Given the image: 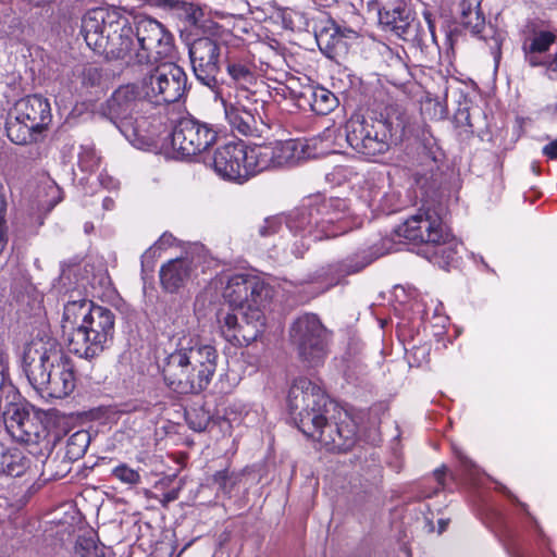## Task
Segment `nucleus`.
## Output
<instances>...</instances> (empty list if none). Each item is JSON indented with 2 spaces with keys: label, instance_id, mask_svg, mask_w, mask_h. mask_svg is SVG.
I'll list each match as a JSON object with an SVG mask.
<instances>
[{
  "label": "nucleus",
  "instance_id": "1",
  "mask_svg": "<svg viewBox=\"0 0 557 557\" xmlns=\"http://www.w3.org/2000/svg\"><path fill=\"white\" fill-rule=\"evenodd\" d=\"M81 34L95 52L129 65H153L173 51V36L160 22L140 16L132 25L115 10H89L82 20Z\"/></svg>",
  "mask_w": 557,
  "mask_h": 557
},
{
  "label": "nucleus",
  "instance_id": "2",
  "mask_svg": "<svg viewBox=\"0 0 557 557\" xmlns=\"http://www.w3.org/2000/svg\"><path fill=\"white\" fill-rule=\"evenodd\" d=\"M287 406L298 429L308 437L318 441L326 449L348 451L357 442V423L343 410L329 418L334 406L325 392L307 377H298L292 384Z\"/></svg>",
  "mask_w": 557,
  "mask_h": 557
},
{
  "label": "nucleus",
  "instance_id": "3",
  "mask_svg": "<svg viewBox=\"0 0 557 557\" xmlns=\"http://www.w3.org/2000/svg\"><path fill=\"white\" fill-rule=\"evenodd\" d=\"M228 309H220L218 322L222 336L234 346H247L263 332V308L269 289L257 277L246 274L231 276L223 292Z\"/></svg>",
  "mask_w": 557,
  "mask_h": 557
},
{
  "label": "nucleus",
  "instance_id": "4",
  "mask_svg": "<svg viewBox=\"0 0 557 557\" xmlns=\"http://www.w3.org/2000/svg\"><path fill=\"white\" fill-rule=\"evenodd\" d=\"M218 361L214 346L195 336H183L164 360L165 384L178 394H197L211 382Z\"/></svg>",
  "mask_w": 557,
  "mask_h": 557
},
{
  "label": "nucleus",
  "instance_id": "5",
  "mask_svg": "<svg viewBox=\"0 0 557 557\" xmlns=\"http://www.w3.org/2000/svg\"><path fill=\"white\" fill-rule=\"evenodd\" d=\"M24 372L42 398H65L76 386L75 366L54 341L25 354Z\"/></svg>",
  "mask_w": 557,
  "mask_h": 557
},
{
  "label": "nucleus",
  "instance_id": "6",
  "mask_svg": "<svg viewBox=\"0 0 557 557\" xmlns=\"http://www.w3.org/2000/svg\"><path fill=\"white\" fill-rule=\"evenodd\" d=\"M7 372V356L0 346V421L16 442L36 444L45 429L35 413L15 403L18 393Z\"/></svg>",
  "mask_w": 557,
  "mask_h": 557
},
{
  "label": "nucleus",
  "instance_id": "7",
  "mask_svg": "<svg viewBox=\"0 0 557 557\" xmlns=\"http://www.w3.org/2000/svg\"><path fill=\"white\" fill-rule=\"evenodd\" d=\"M406 127L403 119L391 115L382 120L350 119L346 124V140L358 153L368 158L385 154L394 137L401 135Z\"/></svg>",
  "mask_w": 557,
  "mask_h": 557
},
{
  "label": "nucleus",
  "instance_id": "8",
  "mask_svg": "<svg viewBox=\"0 0 557 557\" xmlns=\"http://www.w3.org/2000/svg\"><path fill=\"white\" fill-rule=\"evenodd\" d=\"M52 121L50 102L40 95H29L17 100L10 111L5 129L16 145L37 141Z\"/></svg>",
  "mask_w": 557,
  "mask_h": 557
},
{
  "label": "nucleus",
  "instance_id": "9",
  "mask_svg": "<svg viewBox=\"0 0 557 557\" xmlns=\"http://www.w3.org/2000/svg\"><path fill=\"white\" fill-rule=\"evenodd\" d=\"M114 324V312L98 306L81 327L69 334V350L85 359L99 356L113 339Z\"/></svg>",
  "mask_w": 557,
  "mask_h": 557
},
{
  "label": "nucleus",
  "instance_id": "10",
  "mask_svg": "<svg viewBox=\"0 0 557 557\" xmlns=\"http://www.w3.org/2000/svg\"><path fill=\"white\" fill-rule=\"evenodd\" d=\"M139 81L140 92L148 102L165 106L180 101L187 90V75L173 62H158L146 66Z\"/></svg>",
  "mask_w": 557,
  "mask_h": 557
},
{
  "label": "nucleus",
  "instance_id": "11",
  "mask_svg": "<svg viewBox=\"0 0 557 557\" xmlns=\"http://www.w3.org/2000/svg\"><path fill=\"white\" fill-rule=\"evenodd\" d=\"M140 87L134 84L120 86L101 107V113L131 143L144 138V117L137 116L138 109L144 106L139 97Z\"/></svg>",
  "mask_w": 557,
  "mask_h": 557
},
{
  "label": "nucleus",
  "instance_id": "12",
  "mask_svg": "<svg viewBox=\"0 0 557 557\" xmlns=\"http://www.w3.org/2000/svg\"><path fill=\"white\" fill-rule=\"evenodd\" d=\"M288 336L302 362L317 367L324 361L330 333L317 314L304 313L296 318L289 326Z\"/></svg>",
  "mask_w": 557,
  "mask_h": 557
},
{
  "label": "nucleus",
  "instance_id": "13",
  "mask_svg": "<svg viewBox=\"0 0 557 557\" xmlns=\"http://www.w3.org/2000/svg\"><path fill=\"white\" fill-rule=\"evenodd\" d=\"M251 148L243 141L227 143L215 149L203 162L224 180L244 183L257 174L255 159L250 158Z\"/></svg>",
  "mask_w": 557,
  "mask_h": 557
},
{
  "label": "nucleus",
  "instance_id": "14",
  "mask_svg": "<svg viewBox=\"0 0 557 557\" xmlns=\"http://www.w3.org/2000/svg\"><path fill=\"white\" fill-rule=\"evenodd\" d=\"M78 272V264L62 268L58 283L54 285L60 294H70L69 300L64 305L62 317V330L67 337L71 332L76 330V327H81V324L85 323L94 309L98 307L94 305L92 301L83 297L81 290L83 284H81L78 280L74 283L72 282V276L76 277Z\"/></svg>",
  "mask_w": 557,
  "mask_h": 557
},
{
  "label": "nucleus",
  "instance_id": "15",
  "mask_svg": "<svg viewBox=\"0 0 557 557\" xmlns=\"http://www.w3.org/2000/svg\"><path fill=\"white\" fill-rule=\"evenodd\" d=\"M449 237V230L443 223L442 215L436 208H421L418 212L408 218L401 225L394 231V237L411 242L413 244H424L429 247L432 243H442Z\"/></svg>",
  "mask_w": 557,
  "mask_h": 557
},
{
  "label": "nucleus",
  "instance_id": "16",
  "mask_svg": "<svg viewBox=\"0 0 557 557\" xmlns=\"http://www.w3.org/2000/svg\"><path fill=\"white\" fill-rule=\"evenodd\" d=\"M310 146L301 140H277L269 144L256 145L251 148V159H255L257 173L293 165L300 161L314 158Z\"/></svg>",
  "mask_w": 557,
  "mask_h": 557
},
{
  "label": "nucleus",
  "instance_id": "17",
  "mask_svg": "<svg viewBox=\"0 0 557 557\" xmlns=\"http://www.w3.org/2000/svg\"><path fill=\"white\" fill-rule=\"evenodd\" d=\"M522 52L530 67L541 69L550 83H557V30L534 29L524 37Z\"/></svg>",
  "mask_w": 557,
  "mask_h": 557
},
{
  "label": "nucleus",
  "instance_id": "18",
  "mask_svg": "<svg viewBox=\"0 0 557 557\" xmlns=\"http://www.w3.org/2000/svg\"><path fill=\"white\" fill-rule=\"evenodd\" d=\"M218 134L213 125L185 116L178 120L172 131V147L183 157L198 156L215 144Z\"/></svg>",
  "mask_w": 557,
  "mask_h": 557
},
{
  "label": "nucleus",
  "instance_id": "19",
  "mask_svg": "<svg viewBox=\"0 0 557 557\" xmlns=\"http://www.w3.org/2000/svg\"><path fill=\"white\" fill-rule=\"evenodd\" d=\"M458 21L472 36L486 42L497 64L502 57V46L505 40V34L492 24L485 22L480 0H461L458 4Z\"/></svg>",
  "mask_w": 557,
  "mask_h": 557
},
{
  "label": "nucleus",
  "instance_id": "20",
  "mask_svg": "<svg viewBox=\"0 0 557 557\" xmlns=\"http://www.w3.org/2000/svg\"><path fill=\"white\" fill-rule=\"evenodd\" d=\"M189 59L195 77L211 90L219 88L221 44L210 37H200L189 45Z\"/></svg>",
  "mask_w": 557,
  "mask_h": 557
},
{
  "label": "nucleus",
  "instance_id": "21",
  "mask_svg": "<svg viewBox=\"0 0 557 557\" xmlns=\"http://www.w3.org/2000/svg\"><path fill=\"white\" fill-rule=\"evenodd\" d=\"M315 208L314 239L332 238L345 234L350 228L346 221L347 202L342 198L313 197Z\"/></svg>",
  "mask_w": 557,
  "mask_h": 557
},
{
  "label": "nucleus",
  "instance_id": "22",
  "mask_svg": "<svg viewBox=\"0 0 557 557\" xmlns=\"http://www.w3.org/2000/svg\"><path fill=\"white\" fill-rule=\"evenodd\" d=\"M203 260L199 248L187 251L184 256L169 260L159 272L161 287L168 293H176L197 275Z\"/></svg>",
  "mask_w": 557,
  "mask_h": 557
},
{
  "label": "nucleus",
  "instance_id": "23",
  "mask_svg": "<svg viewBox=\"0 0 557 557\" xmlns=\"http://www.w3.org/2000/svg\"><path fill=\"white\" fill-rule=\"evenodd\" d=\"M315 216L313 198H309L285 216V225L289 232L295 237H301L300 242L296 240L290 249L292 253L297 258L304 256L305 251L309 249L311 242L318 240L314 239V234L318 232Z\"/></svg>",
  "mask_w": 557,
  "mask_h": 557
},
{
  "label": "nucleus",
  "instance_id": "24",
  "mask_svg": "<svg viewBox=\"0 0 557 557\" xmlns=\"http://www.w3.org/2000/svg\"><path fill=\"white\" fill-rule=\"evenodd\" d=\"M389 248L381 250L375 247L360 249L348 256L342 261L329 265L325 275L330 276L326 286L321 290L324 292L332 286L338 284L344 277L356 274L371 264L377 258L388 252Z\"/></svg>",
  "mask_w": 557,
  "mask_h": 557
},
{
  "label": "nucleus",
  "instance_id": "25",
  "mask_svg": "<svg viewBox=\"0 0 557 557\" xmlns=\"http://www.w3.org/2000/svg\"><path fill=\"white\" fill-rule=\"evenodd\" d=\"M225 117L232 129L247 137L262 138L270 132V125L262 120L260 112L255 108L244 109L240 107L227 106L223 101Z\"/></svg>",
  "mask_w": 557,
  "mask_h": 557
},
{
  "label": "nucleus",
  "instance_id": "26",
  "mask_svg": "<svg viewBox=\"0 0 557 557\" xmlns=\"http://www.w3.org/2000/svg\"><path fill=\"white\" fill-rule=\"evenodd\" d=\"M355 32L341 27L334 20L327 17L320 21L315 28V39L322 52L332 58L338 50L346 47L345 39L354 37Z\"/></svg>",
  "mask_w": 557,
  "mask_h": 557
},
{
  "label": "nucleus",
  "instance_id": "27",
  "mask_svg": "<svg viewBox=\"0 0 557 557\" xmlns=\"http://www.w3.org/2000/svg\"><path fill=\"white\" fill-rule=\"evenodd\" d=\"M380 23L404 39L412 28L411 11L405 0H395L379 11Z\"/></svg>",
  "mask_w": 557,
  "mask_h": 557
},
{
  "label": "nucleus",
  "instance_id": "28",
  "mask_svg": "<svg viewBox=\"0 0 557 557\" xmlns=\"http://www.w3.org/2000/svg\"><path fill=\"white\" fill-rule=\"evenodd\" d=\"M226 72L237 85V88L251 86L257 83L256 65L248 55L228 54L226 58Z\"/></svg>",
  "mask_w": 557,
  "mask_h": 557
},
{
  "label": "nucleus",
  "instance_id": "29",
  "mask_svg": "<svg viewBox=\"0 0 557 557\" xmlns=\"http://www.w3.org/2000/svg\"><path fill=\"white\" fill-rule=\"evenodd\" d=\"M299 100H304L313 112L326 115L338 104L337 97L326 88L307 86L299 94Z\"/></svg>",
  "mask_w": 557,
  "mask_h": 557
},
{
  "label": "nucleus",
  "instance_id": "30",
  "mask_svg": "<svg viewBox=\"0 0 557 557\" xmlns=\"http://www.w3.org/2000/svg\"><path fill=\"white\" fill-rule=\"evenodd\" d=\"M30 467V459L21 450L12 449L2 454L0 459V474L12 478L23 475Z\"/></svg>",
  "mask_w": 557,
  "mask_h": 557
},
{
  "label": "nucleus",
  "instance_id": "31",
  "mask_svg": "<svg viewBox=\"0 0 557 557\" xmlns=\"http://www.w3.org/2000/svg\"><path fill=\"white\" fill-rule=\"evenodd\" d=\"M458 243L449 233V237L445 238L442 243H432L428 249H432V256L429 257L430 261L441 268L450 265L458 253Z\"/></svg>",
  "mask_w": 557,
  "mask_h": 557
},
{
  "label": "nucleus",
  "instance_id": "32",
  "mask_svg": "<svg viewBox=\"0 0 557 557\" xmlns=\"http://www.w3.org/2000/svg\"><path fill=\"white\" fill-rule=\"evenodd\" d=\"M247 87H239L236 90V101L234 103H227L231 107H240L244 109L255 108L256 112H260V109L263 110L265 106V101L258 98L257 91L251 90Z\"/></svg>",
  "mask_w": 557,
  "mask_h": 557
},
{
  "label": "nucleus",
  "instance_id": "33",
  "mask_svg": "<svg viewBox=\"0 0 557 557\" xmlns=\"http://www.w3.org/2000/svg\"><path fill=\"white\" fill-rule=\"evenodd\" d=\"M414 180L421 189H425V193L437 189L441 185V173L435 162H432L430 172H417Z\"/></svg>",
  "mask_w": 557,
  "mask_h": 557
},
{
  "label": "nucleus",
  "instance_id": "34",
  "mask_svg": "<svg viewBox=\"0 0 557 557\" xmlns=\"http://www.w3.org/2000/svg\"><path fill=\"white\" fill-rule=\"evenodd\" d=\"M89 444V434L86 431H78L72 434L66 444V453L72 458L83 456Z\"/></svg>",
  "mask_w": 557,
  "mask_h": 557
},
{
  "label": "nucleus",
  "instance_id": "35",
  "mask_svg": "<svg viewBox=\"0 0 557 557\" xmlns=\"http://www.w3.org/2000/svg\"><path fill=\"white\" fill-rule=\"evenodd\" d=\"M45 193L46 198H40L39 202L42 209L50 211L62 200L61 188L52 181L46 182L41 187L40 191ZM39 197H41L39 195Z\"/></svg>",
  "mask_w": 557,
  "mask_h": 557
},
{
  "label": "nucleus",
  "instance_id": "36",
  "mask_svg": "<svg viewBox=\"0 0 557 557\" xmlns=\"http://www.w3.org/2000/svg\"><path fill=\"white\" fill-rule=\"evenodd\" d=\"M76 553L81 557H104V547L91 536H82L77 540Z\"/></svg>",
  "mask_w": 557,
  "mask_h": 557
},
{
  "label": "nucleus",
  "instance_id": "37",
  "mask_svg": "<svg viewBox=\"0 0 557 557\" xmlns=\"http://www.w3.org/2000/svg\"><path fill=\"white\" fill-rule=\"evenodd\" d=\"M185 416L189 428L197 432L205 431L211 420L210 413L202 408L187 410Z\"/></svg>",
  "mask_w": 557,
  "mask_h": 557
},
{
  "label": "nucleus",
  "instance_id": "38",
  "mask_svg": "<svg viewBox=\"0 0 557 557\" xmlns=\"http://www.w3.org/2000/svg\"><path fill=\"white\" fill-rule=\"evenodd\" d=\"M111 474L121 483L129 486L138 485L141 482L140 473L126 463H120L113 468Z\"/></svg>",
  "mask_w": 557,
  "mask_h": 557
},
{
  "label": "nucleus",
  "instance_id": "39",
  "mask_svg": "<svg viewBox=\"0 0 557 557\" xmlns=\"http://www.w3.org/2000/svg\"><path fill=\"white\" fill-rule=\"evenodd\" d=\"M237 479V475L230 473L226 469L216 471L212 476L213 482L219 486V491L226 495L231 494Z\"/></svg>",
  "mask_w": 557,
  "mask_h": 557
},
{
  "label": "nucleus",
  "instance_id": "40",
  "mask_svg": "<svg viewBox=\"0 0 557 557\" xmlns=\"http://www.w3.org/2000/svg\"><path fill=\"white\" fill-rule=\"evenodd\" d=\"M283 224H285V216L274 215L267 218L263 223L259 226V234L262 237L272 236L280 232Z\"/></svg>",
  "mask_w": 557,
  "mask_h": 557
},
{
  "label": "nucleus",
  "instance_id": "41",
  "mask_svg": "<svg viewBox=\"0 0 557 557\" xmlns=\"http://www.w3.org/2000/svg\"><path fill=\"white\" fill-rule=\"evenodd\" d=\"M99 158L94 147L82 146L78 153V162L83 170L91 171L98 165Z\"/></svg>",
  "mask_w": 557,
  "mask_h": 557
},
{
  "label": "nucleus",
  "instance_id": "42",
  "mask_svg": "<svg viewBox=\"0 0 557 557\" xmlns=\"http://www.w3.org/2000/svg\"><path fill=\"white\" fill-rule=\"evenodd\" d=\"M20 507L11 503L7 497L0 496V525L13 518L18 511Z\"/></svg>",
  "mask_w": 557,
  "mask_h": 557
},
{
  "label": "nucleus",
  "instance_id": "43",
  "mask_svg": "<svg viewBox=\"0 0 557 557\" xmlns=\"http://www.w3.org/2000/svg\"><path fill=\"white\" fill-rule=\"evenodd\" d=\"M5 210H7V202L4 198V191L3 186L0 184V253L3 251L7 240L4 238V225H5Z\"/></svg>",
  "mask_w": 557,
  "mask_h": 557
},
{
  "label": "nucleus",
  "instance_id": "44",
  "mask_svg": "<svg viewBox=\"0 0 557 557\" xmlns=\"http://www.w3.org/2000/svg\"><path fill=\"white\" fill-rule=\"evenodd\" d=\"M83 84L95 86L100 83L101 73L95 66H86L82 72Z\"/></svg>",
  "mask_w": 557,
  "mask_h": 557
},
{
  "label": "nucleus",
  "instance_id": "45",
  "mask_svg": "<svg viewBox=\"0 0 557 557\" xmlns=\"http://www.w3.org/2000/svg\"><path fill=\"white\" fill-rule=\"evenodd\" d=\"M542 153L549 160H557V139H552L543 146Z\"/></svg>",
  "mask_w": 557,
  "mask_h": 557
},
{
  "label": "nucleus",
  "instance_id": "46",
  "mask_svg": "<svg viewBox=\"0 0 557 557\" xmlns=\"http://www.w3.org/2000/svg\"><path fill=\"white\" fill-rule=\"evenodd\" d=\"M459 460H460V463H461V467L463 469L465 472L468 473V475L472 479L474 475H476L478 473V470H476V466L472 462V460H470L468 457L466 456H460L459 457Z\"/></svg>",
  "mask_w": 557,
  "mask_h": 557
},
{
  "label": "nucleus",
  "instance_id": "47",
  "mask_svg": "<svg viewBox=\"0 0 557 557\" xmlns=\"http://www.w3.org/2000/svg\"><path fill=\"white\" fill-rule=\"evenodd\" d=\"M497 490L505 494L511 502L516 503L518 506L521 507L522 510H524L528 515V506L527 504L520 502L516 495H513L505 485L498 484Z\"/></svg>",
  "mask_w": 557,
  "mask_h": 557
},
{
  "label": "nucleus",
  "instance_id": "48",
  "mask_svg": "<svg viewBox=\"0 0 557 557\" xmlns=\"http://www.w3.org/2000/svg\"><path fill=\"white\" fill-rule=\"evenodd\" d=\"M446 471H447V469L445 466H443L434 471V476L442 488L444 487V478L446 475Z\"/></svg>",
  "mask_w": 557,
  "mask_h": 557
},
{
  "label": "nucleus",
  "instance_id": "49",
  "mask_svg": "<svg viewBox=\"0 0 557 557\" xmlns=\"http://www.w3.org/2000/svg\"><path fill=\"white\" fill-rule=\"evenodd\" d=\"M156 249L154 247L149 248L141 257V265L143 268L149 263V259H152L154 256Z\"/></svg>",
  "mask_w": 557,
  "mask_h": 557
},
{
  "label": "nucleus",
  "instance_id": "50",
  "mask_svg": "<svg viewBox=\"0 0 557 557\" xmlns=\"http://www.w3.org/2000/svg\"><path fill=\"white\" fill-rule=\"evenodd\" d=\"M102 207L106 209V210H112L113 207H114V200L110 197H107L103 199L102 201Z\"/></svg>",
  "mask_w": 557,
  "mask_h": 557
},
{
  "label": "nucleus",
  "instance_id": "51",
  "mask_svg": "<svg viewBox=\"0 0 557 557\" xmlns=\"http://www.w3.org/2000/svg\"><path fill=\"white\" fill-rule=\"evenodd\" d=\"M546 111L557 119V102L553 106H547Z\"/></svg>",
  "mask_w": 557,
  "mask_h": 557
},
{
  "label": "nucleus",
  "instance_id": "52",
  "mask_svg": "<svg viewBox=\"0 0 557 557\" xmlns=\"http://www.w3.org/2000/svg\"><path fill=\"white\" fill-rule=\"evenodd\" d=\"M438 523H440V531H438V532H440V533H442V532H444V531H445L446 525H447V522H446V521H444V520H440V522H438Z\"/></svg>",
  "mask_w": 557,
  "mask_h": 557
},
{
  "label": "nucleus",
  "instance_id": "53",
  "mask_svg": "<svg viewBox=\"0 0 557 557\" xmlns=\"http://www.w3.org/2000/svg\"><path fill=\"white\" fill-rule=\"evenodd\" d=\"M175 497L176 496L174 494H168L166 495L168 500H173V499H175Z\"/></svg>",
  "mask_w": 557,
  "mask_h": 557
},
{
  "label": "nucleus",
  "instance_id": "54",
  "mask_svg": "<svg viewBox=\"0 0 557 557\" xmlns=\"http://www.w3.org/2000/svg\"><path fill=\"white\" fill-rule=\"evenodd\" d=\"M132 48L136 51V48H137V39L136 38H133V47Z\"/></svg>",
  "mask_w": 557,
  "mask_h": 557
},
{
  "label": "nucleus",
  "instance_id": "55",
  "mask_svg": "<svg viewBox=\"0 0 557 557\" xmlns=\"http://www.w3.org/2000/svg\"><path fill=\"white\" fill-rule=\"evenodd\" d=\"M437 492H438V490H435V491L433 492V494H429V495H426V497H432L433 495L437 494Z\"/></svg>",
  "mask_w": 557,
  "mask_h": 557
}]
</instances>
